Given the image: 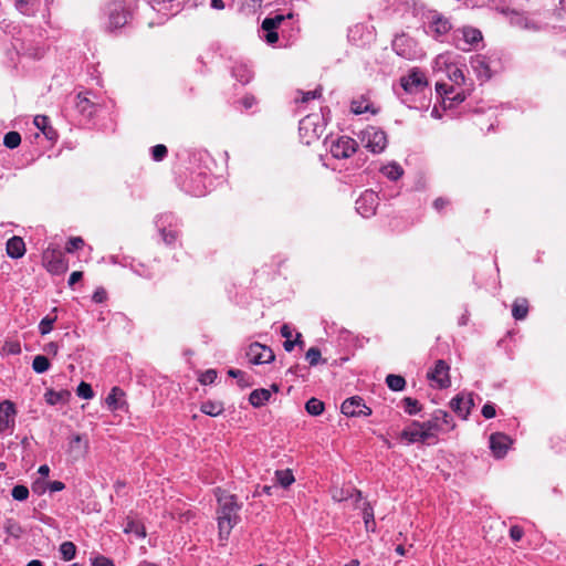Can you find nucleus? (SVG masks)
Segmentation results:
<instances>
[{
	"label": "nucleus",
	"instance_id": "obj_1",
	"mask_svg": "<svg viewBox=\"0 0 566 566\" xmlns=\"http://www.w3.org/2000/svg\"><path fill=\"white\" fill-rule=\"evenodd\" d=\"M451 416L444 410H436L431 418L424 422L415 421L401 432V439L408 443L426 442L436 436V432L453 429Z\"/></svg>",
	"mask_w": 566,
	"mask_h": 566
},
{
	"label": "nucleus",
	"instance_id": "obj_2",
	"mask_svg": "<svg viewBox=\"0 0 566 566\" xmlns=\"http://www.w3.org/2000/svg\"><path fill=\"white\" fill-rule=\"evenodd\" d=\"M217 499L219 503L218 526L221 539H227L231 530L238 524L240 505L235 501V496L224 491L218 490Z\"/></svg>",
	"mask_w": 566,
	"mask_h": 566
},
{
	"label": "nucleus",
	"instance_id": "obj_3",
	"mask_svg": "<svg viewBox=\"0 0 566 566\" xmlns=\"http://www.w3.org/2000/svg\"><path fill=\"white\" fill-rule=\"evenodd\" d=\"M365 148L374 154H380L387 147L386 133L375 126H368L359 135Z\"/></svg>",
	"mask_w": 566,
	"mask_h": 566
},
{
	"label": "nucleus",
	"instance_id": "obj_4",
	"mask_svg": "<svg viewBox=\"0 0 566 566\" xmlns=\"http://www.w3.org/2000/svg\"><path fill=\"white\" fill-rule=\"evenodd\" d=\"M126 1L116 0L108 3L106 8L107 14V29L116 30L118 28L124 27L129 17V11L126 9Z\"/></svg>",
	"mask_w": 566,
	"mask_h": 566
},
{
	"label": "nucleus",
	"instance_id": "obj_5",
	"mask_svg": "<svg viewBox=\"0 0 566 566\" xmlns=\"http://www.w3.org/2000/svg\"><path fill=\"white\" fill-rule=\"evenodd\" d=\"M481 40V31L471 27L457 30L453 34V44L461 51H470L471 46Z\"/></svg>",
	"mask_w": 566,
	"mask_h": 566
},
{
	"label": "nucleus",
	"instance_id": "obj_6",
	"mask_svg": "<svg viewBox=\"0 0 566 566\" xmlns=\"http://www.w3.org/2000/svg\"><path fill=\"white\" fill-rule=\"evenodd\" d=\"M451 28L450 21L441 13L437 11L429 13L427 33L436 40H440V38L448 34Z\"/></svg>",
	"mask_w": 566,
	"mask_h": 566
},
{
	"label": "nucleus",
	"instance_id": "obj_7",
	"mask_svg": "<svg viewBox=\"0 0 566 566\" xmlns=\"http://www.w3.org/2000/svg\"><path fill=\"white\" fill-rule=\"evenodd\" d=\"M400 84L407 93L417 94L424 90L428 82L421 71L412 69L407 75L401 77Z\"/></svg>",
	"mask_w": 566,
	"mask_h": 566
},
{
	"label": "nucleus",
	"instance_id": "obj_8",
	"mask_svg": "<svg viewBox=\"0 0 566 566\" xmlns=\"http://www.w3.org/2000/svg\"><path fill=\"white\" fill-rule=\"evenodd\" d=\"M42 260L46 270L53 274L64 273L67 270V265L63 260L62 253L55 249L48 248L43 252Z\"/></svg>",
	"mask_w": 566,
	"mask_h": 566
},
{
	"label": "nucleus",
	"instance_id": "obj_9",
	"mask_svg": "<svg viewBox=\"0 0 566 566\" xmlns=\"http://www.w3.org/2000/svg\"><path fill=\"white\" fill-rule=\"evenodd\" d=\"M247 357L250 363L259 365V364H268L274 360L275 356L271 348L261 345L260 343H253L249 346L247 350Z\"/></svg>",
	"mask_w": 566,
	"mask_h": 566
},
{
	"label": "nucleus",
	"instance_id": "obj_10",
	"mask_svg": "<svg viewBox=\"0 0 566 566\" xmlns=\"http://www.w3.org/2000/svg\"><path fill=\"white\" fill-rule=\"evenodd\" d=\"M377 205H378L377 193L373 190H366L356 200V210L364 218H368V217L375 214Z\"/></svg>",
	"mask_w": 566,
	"mask_h": 566
},
{
	"label": "nucleus",
	"instance_id": "obj_11",
	"mask_svg": "<svg viewBox=\"0 0 566 566\" xmlns=\"http://www.w3.org/2000/svg\"><path fill=\"white\" fill-rule=\"evenodd\" d=\"M357 149V143L350 137H340L331 146V154L337 159L350 157Z\"/></svg>",
	"mask_w": 566,
	"mask_h": 566
},
{
	"label": "nucleus",
	"instance_id": "obj_12",
	"mask_svg": "<svg viewBox=\"0 0 566 566\" xmlns=\"http://www.w3.org/2000/svg\"><path fill=\"white\" fill-rule=\"evenodd\" d=\"M342 412L347 417H359L371 415V409L364 403L360 397H350L342 405Z\"/></svg>",
	"mask_w": 566,
	"mask_h": 566
},
{
	"label": "nucleus",
	"instance_id": "obj_13",
	"mask_svg": "<svg viewBox=\"0 0 566 566\" xmlns=\"http://www.w3.org/2000/svg\"><path fill=\"white\" fill-rule=\"evenodd\" d=\"M449 365L439 359L436 361L434 368L428 373V378L437 384L438 388H448L451 385L449 376Z\"/></svg>",
	"mask_w": 566,
	"mask_h": 566
},
{
	"label": "nucleus",
	"instance_id": "obj_14",
	"mask_svg": "<svg viewBox=\"0 0 566 566\" xmlns=\"http://www.w3.org/2000/svg\"><path fill=\"white\" fill-rule=\"evenodd\" d=\"M17 410L13 402L4 400L0 402V432H12L15 422Z\"/></svg>",
	"mask_w": 566,
	"mask_h": 566
},
{
	"label": "nucleus",
	"instance_id": "obj_15",
	"mask_svg": "<svg viewBox=\"0 0 566 566\" xmlns=\"http://www.w3.org/2000/svg\"><path fill=\"white\" fill-rule=\"evenodd\" d=\"M473 405L474 403L471 395L468 397L458 395L450 401V408L463 419H467Z\"/></svg>",
	"mask_w": 566,
	"mask_h": 566
},
{
	"label": "nucleus",
	"instance_id": "obj_16",
	"mask_svg": "<svg viewBox=\"0 0 566 566\" xmlns=\"http://www.w3.org/2000/svg\"><path fill=\"white\" fill-rule=\"evenodd\" d=\"M284 15L277 14L273 18H265L262 22V29L266 31L265 40L268 43L273 44L279 40L275 29L284 21Z\"/></svg>",
	"mask_w": 566,
	"mask_h": 566
},
{
	"label": "nucleus",
	"instance_id": "obj_17",
	"mask_svg": "<svg viewBox=\"0 0 566 566\" xmlns=\"http://www.w3.org/2000/svg\"><path fill=\"white\" fill-rule=\"evenodd\" d=\"M470 65L480 81L485 82L491 78V70L483 55L473 56Z\"/></svg>",
	"mask_w": 566,
	"mask_h": 566
},
{
	"label": "nucleus",
	"instance_id": "obj_18",
	"mask_svg": "<svg viewBox=\"0 0 566 566\" xmlns=\"http://www.w3.org/2000/svg\"><path fill=\"white\" fill-rule=\"evenodd\" d=\"M511 443V439L504 433H493L490 437V447L492 452L497 457H503Z\"/></svg>",
	"mask_w": 566,
	"mask_h": 566
},
{
	"label": "nucleus",
	"instance_id": "obj_19",
	"mask_svg": "<svg viewBox=\"0 0 566 566\" xmlns=\"http://www.w3.org/2000/svg\"><path fill=\"white\" fill-rule=\"evenodd\" d=\"M510 22L512 25L518 27L521 29L525 30H537V25L531 21L524 14H521L514 10L507 11Z\"/></svg>",
	"mask_w": 566,
	"mask_h": 566
},
{
	"label": "nucleus",
	"instance_id": "obj_20",
	"mask_svg": "<svg viewBox=\"0 0 566 566\" xmlns=\"http://www.w3.org/2000/svg\"><path fill=\"white\" fill-rule=\"evenodd\" d=\"M7 253L13 259L23 256L25 253V245L20 237H13L7 242Z\"/></svg>",
	"mask_w": 566,
	"mask_h": 566
},
{
	"label": "nucleus",
	"instance_id": "obj_21",
	"mask_svg": "<svg viewBox=\"0 0 566 566\" xmlns=\"http://www.w3.org/2000/svg\"><path fill=\"white\" fill-rule=\"evenodd\" d=\"M125 396L124 391L118 388H112L111 392L106 397V405L111 410L122 409L125 405L123 397Z\"/></svg>",
	"mask_w": 566,
	"mask_h": 566
},
{
	"label": "nucleus",
	"instance_id": "obj_22",
	"mask_svg": "<svg viewBox=\"0 0 566 566\" xmlns=\"http://www.w3.org/2000/svg\"><path fill=\"white\" fill-rule=\"evenodd\" d=\"M332 497L336 502L347 501L349 499H354L355 502H358L361 497L360 491H357L353 488L344 489H334L332 492Z\"/></svg>",
	"mask_w": 566,
	"mask_h": 566
},
{
	"label": "nucleus",
	"instance_id": "obj_23",
	"mask_svg": "<svg viewBox=\"0 0 566 566\" xmlns=\"http://www.w3.org/2000/svg\"><path fill=\"white\" fill-rule=\"evenodd\" d=\"M87 450V442L83 441L82 436L75 434L70 441V452L75 457L80 458L85 454Z\"/></svg>",
	"mask_w": 566,
	"mask_h": 566
},
{
	"label": "nucleus",
	"instance_id": "obj_24",
	"mask_svg": "<svg viewBox=\"0 0 566 566\" xmlns=\"http://www.w3.org/2000/svg\"><path fill=\"white\" fill-rule=\"evenodd\" d=\"M200 410L208 416L217 417L223 412L224 407L221 401L207 400L201 403Z\"/></svg>",
	"mask_w": 566,
	"mask_h": 566
},
{
	"label": "nucleus",
	"instance_id": "obj_25",
	"mask_svg": "<svg viewBox=\"0 0 566 566\" xmlns=\"http://www.w3.org/2000/svg\"><path fill=\"white\" fill-rule=\"evenodd\" d=\"M271 392L268 389H255L250 394L249 401L253 407H261L269 401Z\"/></svg>",
	"mask_w": 566,
	"mask_h": 566
},
{
	"label": "nucleus",
	"instance_id": "obj_26",
	"mask_svg": "<svg viewBox=\"0 0 566 566\" xmlns=\"http://www.w3.org/2000/svg\"><path fill=\"white\" fill-rule=\"evenodd\" d=\"M528 313V303L525 298H517L512 306V315L515 319H524Z\"/></svg>",
	"mask_w": 566,
	"mask_h": 566
},
{
	"label": "nucleus",
	"instance_id": "obj_27",
	"mask_svg": "<svg viewBox=\"0 0 566 566\" xmlns=\"http://www.w3.org/2000/svg\"><path fill=\"white\" fill-rule=\"evenodd\" d=\"M69 396H70V392L66 390H61V391L49 390L44 395L45 401L52 406L57 405L59 402L65 401L69 398Z\"/></svg>",
	"mask_w": 566,
	"mask_h": 566
},
{
	"label": "nucleus",
	"instance_id": "obj_28",
	"mask_svg": "<svg viewBox=\"0 0 566 566\" xmlns=\"http://www.w3.org/2000/svg\"><path fill=\"white\" fill-rule=\"evenodd\" d=\"M381 172L390 180H397L399 179L402 174H403V170L402 168L396 164V163H392V164H389L387 166H384L381 168Z\"/></svg>",
	"mask_w": 566,
	"mask_h": 566
},
{
	"label": "nucleus",
	"instance_id": "obj_29",
	"mask_svg": "<svg viewBox=\"0 0 566 566\" xmlns=\"http://www.w3.org/2000/svg\"><path fill=\"white\" fill-rule=\"evenodd\" d=\"M124 532L129 534V533H133L135 534L137 537H145L146 536V531H145V527L143 524H140L139 522L137 521H134V520H128L125 527H124Z\"/></svg>",
	"mask_w": 566,
	"mask_h": 566
},
{
	"label": "nucleus",
	"instance_id": "obj_30",
	"mask_svg": "<svg viewBox=\"0 0 566 566\" xmlns=\"http://www.w3.org/2000/svg\"><path fill=\"white\" fill-rule=\"evenodd\" d=\"M387 386L394 391H400L406 386V380L402 376L390 374L386 377Z\"/></svg>",
	"mask_w": 566,
	"mask_h": 566
},
{
	"label": "nucleus",
	"instance_id": "obj_31",
	"mask_svg": "<svg viewBox=\"0 0 566 566\" xmlns=\"http://www.w3.org/2000/svg\"><path fill=\"white\" fill-rule=\"evenodd\" d=\"M32 368L36 374H43L50 368L49 359L43 355H38L33 358Z\"/></svg>",
	"mask_w": 566,
	"mask_h": 566
},
{
	"label": "nucleus",
	"instance_id": "obj_32",
	"mask_svg": "<svg viewBox=\"0 0 566 566\" xmlns=\"http://www.w3.org/2000/svg\"><path fill=\"white\" fill-rule=\"evenodd\" d=\"M363 518H364L366 531L374 532L375 531L374 510L369 504H366V506L363 510Z\"/></svg>",
	"mask_w": 566,
	"mask_h": 566
},
{
	"label": "nucleus",
	"instance_id": "obj_33",
	"mask_svg": "<svg viewBox=\"0 0 566 566\" xmlns=\"http://www.w3.org/2000/svg\"><path fill=\"white\" fill-rule=\"evenodd\" d=\"M60 553L64 560L70 562L75 557L76 546L72 542H63L60 546Z\"/></svg>",
	"mask_w": 566,
	"mask_h": 566
},
{
	"label": "nucleus",
	"instance_id": "obj_34",
	"mask_svg": "<svg viewBox=\"0 0 566 566\" xmlns=\"http://www.w3.org/2000/svg\"><path fill=\"white\" fill-rule=\"evenodd\" d=\"M305 409L312 416H319L324 411V403L316 398H311L306 402Z\"/></svg>",
	"mask_w": 566,
	"mask_h": 566
},
{
	"label": "nucleus",
	"instance_id": "obj_35",
	"mask_svg": "<svg viewBox=\"0 0 566 566\" xmlns=\"http://www.w3.org/2000/svg\"><path fill=\"white\" fill-rule=\"evenodd\" d=\"M3 144L6 147L13 149L21 144V136L18 132H9L4 135Z\"/></svg>",
	"mask_w": 566,
	"mask_h": 566
},
{
	"label": "nucleus",
	"instance_id": "obj_36",
	"mask_svg": "<svg viewBox=\"0 0 566 566\" xmlns=\"http://www.w3.org/2000/svg\"><path fill=\"white\" fill-rule=\"evenodd\" d=\"M276 481L280 483L281 486L287 488L294 482V476L291 473V471H276L275 472Z\"/></svg>",
	"mask_w": 566,
	"mask_h": 566
},
{
	"label": "nucleus",
	"instance_id": "obj_37",
	"mask_svg": "<svg viewBox=\"0 0 566 566\" xmlns=\"http://www.w3.org/2000/svg\"><path fill=\"white\" fill-rule=\"evenodd\" d=\"M405 411L409 415H416L420 411V405L417 399H413L411 397H406L402 400Z\"/></svg>",
	"mask_w": 566,
	"mask_h": 566
},
{
	"label": "nucleus",
	"instance_id": "obj_38",
	"mask_svg": "<svg viewBox=\"0 0 566 566\" xmlns=\"http://www.w3.org/2000/svg\"><path fill=\"white\" fill-rule=\"evenodd\" d=\"M55 321H56V316L48 315V316L43 317L39 324L40 333L42 335L49 334L52 331L53 324Z\"/></svg>",
	"mask_w": 566,
	"mask_h": 566
},
{
	"label": "nucleus",
	"instance_id": "obj_39",
	"mask_svg": "<svg viewBox=\"0 0 566 566\" xmlns=\"http://www.w3.org/2000/svg\"><path fill=\"white\" fill-rule=\"evenodd\" d=\"M92 107V104L90 102V99L84 96L83 94H78L76 96V108L81 112V113H88L91 115V111L90 108Z\"/></svg>",
	"mask_w": 566,
	"mask_h": 566
},
{
	"label": "nucleus",
	"instance_id": "obj_40",
	"mask_svg": "<svg viewBox=\"0 0 566 566\" xmlns=\"http://www.w3.org/2000/svg\"><path fill=\"white\" fill-rule=\"evenodd\" d=\"M314 126L313 128V136L314 137H318V134H317V127H316V124L314 122V118L312 116H306L305 118H303L301 122H300V132H308V129Z\"/></svg>",
	"mask_w": 566,
	"mask_h": 566
},
{
	"label": "nucleus",
	"instance_id": "obj_41",
	"mask_svg": "<svg viewBox=\"0 0 566 566\" xmlns=\"http://www.w3.org/2000/svg\"><path fill=\"white\" fill-rule=\"evenodd\" d=\"M76 394H77L78 397H81L83 399H91L94 396V392H93V389H92L91 385L87 384V382H84V381H82L78 385V387L76 389Z\"/></svg>",
	"mask_w": 566,
	"mask_h": 566
},
{
	"label": "nucleus",
	"instance_id": "obj_42",
	"mask_svg": "<svg viewBox=\"0 0 566 566\" xmlns=\"http://www.w3.org/2000/svg\"><path fill=\"white\" fill-rule=\"evenodd\" d=\"M11 495L17 501H24L29 496V489L24 485H15L12 489Z\"/></svg>",
	"mask_w": 566,
	"mask_h": 566
},
{
	"label": "nucleus",
	"instance_id": "obj_43",
	"mask_svg": "<svg viewBox=\"0 0 566 566\" xmlns=\"http://www.w3.org/2000/svg\"><path fill=\"white\" fill-rule=\"evenodd\" d=\"M84 245V241L81 237L71 238L66 243V252L73 253L75 250L81 249Z\"/></svg>",
	"mask_w": 566,
	"mask_h": 566
},
{
	"label": "nucleus",
	"instance_id": "obj_44",
	"mask_svg": "<svg viewBox=\"0 0 566 566\" xmlns=\"http://www.w3.org/2000/svg\"><path fill=\"white\" fill-rule=\"evenodd\" d=\"M306 359L311 366L317 365L321 359V350L317 347H311L306 353Z\"/></svg>",
	"mask_w": 566,
	"mask_h": 566
},
{
	"label": "nucleus",
	"instance_id": "obj_45",
	"mask_svg": "<svg viewBox=\"0 0 566 566\" xmlns=\"http://www.w3.org/2000/svg\"><path fill=\"white\" fill-rule=\"evenodd\" d=\"M449 78L455 84H462L465 77L461 69L453 67L449 70Z\"/></svg>",
	"mask_w": 566,
	"mask_h": 566
},
{
	"label": "nucleus",
	"instance_id": "obj_46",
	"mask_svg": "<svg viewBox=\"0 0 566 566\" xmlns=\"http://www.w3.org/2000/svg\"><path fill=\"white\" fill-rule=\"evenodd\" d=\"M153 158L156 161L163 160L167 155V147L165 145H156L151 149Z\"/></svg>",
	"mask_w": 566,
	"mask_h": 566
},
{
	"label": "nucleus",
	"instance_id": "obj_47",
	"mask_svg": "<svg viewBox=\"0 0 566 566\" xmlns=\"http://www.w3.org/2000/svg\"><path fill=\"white\" fill-rule=\"evenodd\" d=\"M217 378V371L214 369H208L205 373L201 374L199 381L202 385H209L212 384Z\"/></svg>",
	"mask_w": 566,
	"mask_h": 566
},
{
	"label": "nucleus",
	"instance_id": "obj_48",
	"mask_svg": "<svg viewBox=\"0 0 566 566\" xmlns=\"http://www.w3.org/2000/svg\"><path fill=\"white\" fill-rule=\"evenodd\" d=\"M350 109L354 114L359 115V114H363V113L369 111V105L365 104L364 101H353Z\"/></svg>",
	"mask_w": 566,
	"mask_h": 566
},
{
	"label": "nucleus",
	"instance_id": "obj_49",
	"mask_svg": "<svg viewBox=\"0 0 566 566\" xmlns=\"http://www.w3.org/2000/svg\"><path fill=\"white\" fill-rule=\"evenodd\" d=\"M34 125L43 133L50 125V119L45 115H36L34 117Z\"/></svg>",
	"mask_w": 566,
	"mask_h": 566
},
{
	"label": "nucleus",
	"instance_id": "obj_50",
	"mask_svg": "<svg viewBox=\"0 0 566 566\" xmlns=\"http://www.w3.org/2000/svg\"><path fill=\"white\" fill-rule=\"evenodd\" d=\"M302 95V98H296V102L301 101L302 103H306L310 99H314L321 96V90L316 88L314 91L308 92H298Z\"/></svg>",
	"mask_w": 566,
	"mask_h": 566
},
{
	"label": "nucleus",
	"instance_id": "obj_51",
	"mask_svg": "<svg viewBox=\"0 0 566 566\" xmlns=\"http://www.w3.org/2000/svg\"><path fill=\"white\" fill-rule=\"evenodd\" d=\"M92 564H93V566H114L113 560L103 555L96 556L93 559Z\"/></svg>",
	"mask_w": 566,
	"mask_h": 566
},
{
	"label": "nucleus",
	"instance_id": "obj_52",
	"mask_svg": "<svg viewBox=\"0 0 566 566\" xmlns=\"http://www.w3.org/2000/svg\"><path fill=\"white\" fill-rule=\"evenodd\" d=\"M32 0H14L15 8L24 14L29 13V6Z\"/></svg>",
	"mask_w": 566,
	"mask_h": 566
},
{
	"label": "nucleus",
	"instance_id": "obj_53",
	"mask_svg": "<svg viewBox=\"0 0 566 566\" xmlns=\"http://www.w3.org/2000/svg\"><path fill=\"white\" fill-rule=\"evenodd\" d=\"M495 408L493 405L491 403H485L483 407H482V415L484 418L486 419H491L493 417H495Z\"/></svg>",
	"mask_w": 566,
	"mask_h": 566
},
{
	"label": "nucleus",
	"instance_id": "obj_54",
	"mask_svg": "<svg viewBox=\"0 0 566 566\" xmlns=\"http://www.w3.org/2000/svg\"><path fill=\"white\" fill-rule=\"evenodd\" d=\"M523 530L520 526H512L510 530V536L513 541L517 542L523 537Z\"/></svg>",
	"mask_w": 566,
	"mask_h": 566
},
{
	"label": "nucleus",
	"instance_id": "obj_55",
	"mask_svg": "<svg viewBox=\"0 0 566 566\" xmlns=\"http://www.w3.org/2000/svg\"><path fill=\"white\" fill-rule=\"evenodd\" d=\"M93 301L95 303H103L106 300V291L104 289H97L93 294Z\"/></svg>",
	"mask_w": 566,
	"mask_h": 566
},
{
	"label": "nucleus",
	"instance_id": "obj_56",
	"mask_svg": "<svg viewBox=\"0 0 566 566\" xmlns=\"http://www.w3.org/2000/svg\"><path fill=\"white\" fill-rule=\"evenodd\" d=\"M44 352L55 356L59 352V345L54 342H51L44 346Z\"/></svg>",
	"mask_w": 566,
	"mask_h": 566
},
{
	"label": "nucleus",
	"instance_id": "obj_57",
	"mask_svg": "<svg viewBox=\"0 0 566 566\" xmlns=\"http://www.w3.org/2000/svg\"><path fill=\"white\" fill-rule=\"evenodd\" d=\"M83 276V273L80 272V271H74L73 273H71L70 277H69V285L70 286H73L75 283H77Z\"/></svg>",
	"mask_w": 566,
	"mask_h": 566
},
{
	"label": "nucleus",
	"instance_id": "obj_58",
	"mask_svg": "<svg viewBox=\"0 0 566 566\" xmlns=\"http://www.w3.org/2000/svg\"><path fill=\"white\" fill-rule=\"evenodd\" d=\"M436 90L439 94H443V95H447L449 94L451 91H452V87H449L447 84L444 83H437L436 84Z\"/></svg>",
	"mask_w": 566,
	"mask_h": 566
},
{
	"label": "nucleus",
	"instance_id": "obj_59",
	"mask_svg": "<svg viewBox=\"0 0 566 566\" xmlns=\"http://www.w3.org/2000/svg\"><path fill=\"white\" fill-rule=\"evenodd\" d=\"M64 488L65 485L61 481H53L49 483V489L51 492L62 491Z\"/></svg>",
	"mask_w": 566,
	"mask_h": 566
},
{
	"label": "nucleus",
	"instance_id": "obj_60",
	"mask_svg": "<svg viewBox=\"0 0 566 566\" xmlns=\"http://www.w3.org/2000/svg\"><path fill=\"white\" fill-rule=\"evenodd\" d=\"M242 105L244 106V108L249 109L251 108L255 103V98L253 96H245L242 98Z\"/></svg>",
	"mask_w": 566,
	"mask_h": 566
},
{
	"label": "nucleus",
	"instance_id": "obj_61",
	"mask_svg": "<svg viewBox=\"0 0 566 566\" xmlns=\"http://www.w3.org/2000/svg\"><path fill=\"white\" fill-rule=\"evenodd\" d=\"M163 239L167 244H171L176 240V235L172 232H166L163 230Z\"/></svg>",
	"mask_w": 566,
	"mask_h": 566
},
{
	"label": "nucleus",
	"instance_id": "obj_62",
	"mask_svg": "<svg viewBox=\"0 0 566 566\" xmlns=\"http://www.w3.org/2000/svg\"><path fill=\"white\" fill-rule=\"evenodd\" d=\"M43 135H44L48 139H50V140L55 139V138H56V136H57V135H56V132H55V130L53 129V127H52V126H50V125H49V126H48V128L43 132Z\"/></svg>",
	"mask_w": 566,
	"mask_h": 566
},
{
	"label": "nucleus",
	"instance_id": "obj_63",
	"mask_svg": "<svg viewBox=\"0 0 566 566\" xmlns=\"http://www.w3.org/2000/svg\"><path fill=\"white\" fill-rule=\"evenodd\" d=\"M281 335L285 338V339H289L292 337V331L290 328V326L287 324H284L282 327H281Z\"/></svg>",
	"mask_w": 566,
	"mask_h": 566
},
{
	"label": "nucleus",
	"instance_id": "obj_64",
	"mask_svg": "<svg viewBox=\"0 0 566 566\" xmlns=\"http://www.w3.org/2000/svg\"><path fill=\"white\" fill-rule=\"evenodd\" d=\"M228 375L230 377H233V378H243L244 377V373L240 369H229L228 370Z\"/></svg>",
	"mask_w": 566,
	"mask_h": 566
}]
</instances>
